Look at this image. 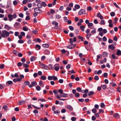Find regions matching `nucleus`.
Returning <instances> with one entry per match:
<instances>
[{
    "mask_svg": "<svg viewBox=\"0 0 121 121\" xmlns=\"http://www.w3.org/2000/svg\"><path fill=\"white\" fill-rule=\"evenodd\" d=\"M113 116L114 117L116 118H118V117H120V116L119 114L117 113H116L114 114L113 115Z\"/></svg>",
    "mask_w": 121,
    "mask_h": 121,
    "instance_id": "16",
    "label": "nucleus"
},
{
    "mask_svg": "<svg viewBox=\"0 0 121 121\" xmlns=\"http://www.w3.org/2000/svg\"><path fill=\"white\" fill-rule=\"evenodd\" d=\"M41 78V79L43 80H45L46 78V77L44 76H42Z\"/></svg>",
    "mask_w": 121,
    "mask_h": 121,
    "instance_id": "30",
    "label": "nucleus"
},
{
    "mask_svg": "<svg viewBox=\"0 0 121 121\" xmlns=\"http://www.w3.org/2000/svg\"><path fill=\"white\" fill-rule=\"evenodd\" d=\"M52 77H53V79L54 80H56L58 79V78H57V77H55L53 75Z\"/></svg>",
    "mask_w": 121,
    "mask_h": 121,
    "instance_id": "39",
    "label": "nucleus"
},
{
    "mask_svg": "<svg viewBox=\"0 0 121 121\" xmlns=\"http://www.w3.org/2000/svg\"><path fill=\"white\" fill-rule=\"evenodd\" d=\"M2 37L4 38L8 36L9 35V33L6 30H3L2 31V33L1 34Z\"/></svg>",
    "mask_w": 121,
    "mask_h": 121,
    "instance_id": "1",
    "label": "nucleus"
},
{
    "mask_svg": "<svg viewBox=\"0 0 121 121\" xmlns=\"http://www.w3.org/2000/svg\"><path fill=\"white\" fill-rule=\"evenodd\" d=\"M42 5L44 7H45L47 5L44 2H42Z\"/></svg>",
    "mask_w": 121,
    "mask_h": 121,
    "instance_id": "64",
    "label": "nucleus"
},
{
    "mask_svg": "<svg viewBox=\"0 0 121 121\" xmlns=\"http://www.w3.org/2000/svg\"><path fill=\"white\" fill-rule=\"evenodd\" d=\"M28 28L27 27H23V30L24 31H27L28 30Z\"/></svg>",
    "mask_w": 121,
    "mask_h": 121,
    "instance_id": "42",
    "label": "nucleus"
},
{
    "mask_svg": "<svg viewBox=\"0 0 121 121\" xmlns=\"http://www.w3.org/2000/svg\"><path fill=\"white\" fill-rule=\"evenodd\" d=\"M94 22L95 24H97L98 23V21L96 19H95L94 20Z\"/></svg>",
    "mask_w": 121,
    "mask_h": 121,
    "instance_id": "50",
    "label": "nucleus"
},
{
    "mask_svg": "<svg viewBox=\"0 0 121 121\" xmlns=\"http://www.w3.org/2000/svg\"><path fill=\"white\" fill-rule=\"evenodd\" d=\"M18 56L19 57H21L23 55L21 53H18Z\"/></svg>",
    "mask_w": 121,
    "mask_h": 121,
    "instance_id": "47",
    "label": "nucleus"
},
{
    "mask_svg": "<svg viewBox=\"0 0 121 121\" xmlns=\"http://www.w3.org/2000/svg\"><path fill=\"white\" fill-rule=\"evenodd\" d=\"M87 9L88 11H91L92 9L91 7V6H89L87 8Z\"/></svg>",
    "mask_w": 121,
    "mask_h": 121,
    "instance_id": "55",
    "label": "nucleus"
},
{
    "mask_svg": "<svg viewBox=\"0 0 121 121\" xmlns=\"http://www.w3.org/2000/svg\"><path fill=\"white\" fill-rule=\"evenodd\" d=\"M56 18L57 19H60L61 18V16L57 14L56 16Z\"/></svg>",
    "mask_w": 121,
    "mask_h": 121,
    "instance_id": "29",
    "label": "nucleus"
},
{
    "mask_svg": "<svg viewBox=\"0 0 121 121\" xmlns=\"http://www.w3.org/2000/svg\"><path fill=\"white\" fill-rule=\"evenodd\" d=\"M110 15L111 16L113 17L115 16V14L114 12H112L110 13Z\"/></svg>",
    "mask_w": 121,
    "mask_h": 121,
    "instance_id": "34",
    "label": "nucleus"
},
{
    "mask_svg": "<svg viewBox=\"0 0 121 121\" xmlns=\"http://www.w3.org/2000/svg\"><path fill=\"white\" fill-rule=\"evenodd\" d=\"M36 57L34 56H32L30 58V60L31 61H34L35 60Z\"/></svg>",
    "mask_w": 121,
    "mask_h": 121,
    "instance_id": "14",
    "label": "nucleus"
},
{
    "mask_svg": "<svg viewBox=\"0 0 121 121\" xmlns=\"http://www.w3.org/2000/svg\"><path fill=\"white\" fill-rule=\"evenodd\" d=\"M96 16L97 17L100 18L101 19H103L104 18L103 16L100 13H98L96 15Z\"/></svg>",
    "mask_w": 121,
    "mask_h": 121,
    "instance_id": "7",
    "label": "nucleus"
},
{
    "mask_svg": "<svg viewBox=\"0 0 121 121\" xmlns=\"http://www.w3.org/2000/svg\"><path fill=\"white\" fill-rule=\"evenodd\" d=\"M74 95L76 97H79L80 94L78 93H76Z\"/></svg>",
    "mask_w": 121,
    "mask_h": 121,
    "instance_id": "35",
    "label": "nucleus"
},
{
    "mask_svg": "<svg viewBox=\"0 0 121 121\" xmlns=\"http://www.w3.org/2000/svg\"><path fill=\"white\" fill-rule=\"evenodd\" d=\"M37 85V83L35 81L32 82H31V84L29 86V87L31 88L33 86H35Z\"/></svg>",
    "mask_w": 121,
    "mask_h": 121,
    "instance_id": "5",
    "label": "nucleus"
},
{
    "mask_svg": "<svg viewBox=\"0 0 121 121\" xmlns=\"http://www.w3.org/2000/svg\"><path fill=\"white\" fill-rule=\"evenodd\" d=\"M108 48L109 49H111L112 50H113L115 48V47L112 44H111L109 45L108 46Z\"/></svg>",
    "mask_w": 121,
    "mask_h": 121,
    "instance_id": "11",
    "label": "nucleus"
},
{
    "mask_svg": "<svg viewBox=\"0 0 121 121\" xmlns=\"http://www.w3.org/2000/svg\"><path fill=\"white\" fill-rule=\"evenodd\" d=\"M117 55L120 56L121 55V51L119 50H117Z\"/></svg>",
    "mask_w": 121,
    "mask_h": 121,
    "instance_id": "20",
    "label": "nucleus"
},
{
    "mask_svg": "<svg viewBox=\"0 0 121 121\" xmlns=\"http://www.w3.org/2000/svg\"><path fill=\"white\" fill-rule=\"evenodd\" d=\"M69 28L71 30H74V28L71 26H70L69 27Z\"/></svg>",
    "mask_w": 121,
    "mask_h": 121,
    "instance_id": "32",
    "label": "nucleus"
},
{
    "mask_svg": "<svg viewBox=\"0 0 121 121\" xmlns=\"http://www.w3.org/2000/svg\"><path fill=\"white\" fill-rule=\"evenodd\" d=\"M66 112V110L65 109H63L61 111V112L62 113H64Z\"/></svg>",
    "mask_w": 121,
    "mask_h": 121,
    "instance_id": "60",
    "label": "nucleus"
},
{
    "mask_svg": "<svg viewBox=\"0 0 121 121\" xmlns=\"http://www.w3.org/2000/svg\"><path fill=\"white\" fill-rule=\"evenodd\" d=\"M58 91L60 93V95L61 97H68V95L67 94L63 93V90L60 89L58 90Z\"/></svg>",
    "mask_w": 121,
    "mask_h": 121,
    "instance_id": "2",
    "label": "nucleus"
},
{
    "mask_svg": "<svg viewBox=\"0 0 121 121\" xmlns=\"http://www.w3.org/2000/svg\"><path fill=\"white\" fill-rule=\"evenodd\" d=\"M25 85L26 86H28L30 84V83L27 81H25L24 82Z\"/></svg>",
    "mask_w": 121,
    "mask_h": 121,
    "instance_id": "36",
    "label": "nucleus"
},
{
    "mask_svg": "<svg viewBox=\"0 0 121 121\" xmlns=\"http://www.w3.org/2000/svg\"><path fill=\"white\" fill-rule=\"evenodd\" d=\"M27 0H24L22 2V3L24 4H26L27 3Z\"/></svg>",
    "mask_w": 121,
    "mask_h": 121,
    "instance_id": "61",
    "label": "nucleus"
},
{
    "mask_svg": "<svg viewBox=\"0 0 121 121\" xmlns=\"http://www.w3.org/2000/svg\"><path fill=\"white\" fill-rule=\"evenodd\" d=\"M102 87L103 89H105L106 87V85H102Z\"/></svg>",
    "mask_w": 121,
    "mask_h": 121,
    "instance_id": "58",
    "label": "nucleus"
},
{
    "mask_svg": "<svg viewBox=\"0 0 121 121\" xmlns=\"http://www.w3.org/2000/svg\"><path fill=\"white\" fill-rule=\"evenodd\" d=\"M95 107L96 109H98L99 108V106L98 104H96L95 105Z\"/></svg>",
    "mask_w": 121,
    "mask_h": 121,
    "instance_id": "57",
    "label": "nucleus"
},
{
    "mask_svg": "<svg viewBox=\"0 0 121 121\" xmlns=\"http://www.w3.org/2000/svg\"><path fill=\"white\" fill-rule=\"evenodd\" d=\"M107 54L105 52H104L103 53V55L104 57H105L107 56Z\"/></svg>",
    "mask_w": 121,
    "mask_h": 121,
    "instance_id": "28",
    "label": "nucleus"
},
{
    "mask_svg": "<svg viewBox=\"0 0 121 121\" xmlns=\"http://www.w3.org/2000/svg\"><path fill=\"white\" fill-rule=\"evenodd\" d=\"M104 106L105 105L104 103H101L100 105V107L102 108L103 107H104Z\"/></svg>",
    "mask_w": 121,
    "mask_h": 121,
    "instance_id": "48",
    "label": "nucleus"
},
{
    "mask_svg": "<svg viewBox=\"0 0 121 121\" xmlns=\"http://www.w3.org/2000/svg\"><path fill=\"white\" fill-rule=\"evenodd\" d=\"M37 6L39 8H42V4L40 3H38L37 4Z\"/></svg>",
    "mask_w": 121,
    "mask_h": 121,
    "instance_id": "22",
    "label": "nucleus"
},
{
    "mask_svg": "<svg viewBox=\"0 0 121 121\" xmlns=\"http://www.w3.org/2000/svg\"><path fill=\"white\" fill-rule=\"evenodd\" d=\"M67 108L70 110H72L73 109V108L71 106L69 105L67 106Z\"/></svg>",
    "mask_w": 121,
    "mask_h": 121,
    "instance_id": "26",
    "label": "nucleus"
},
{
    "mask_svg": "<svg viewBox=\"0 0 121 121\" xmlns=\"http://www.w3.org/2000/svg\"><path fill=\"white\" fill-rule=\"evenodd\" d=\"M41 65L42 68H43L45 69H46V68L47 67V66L46 65H45L43 64H41Z\"/></svg>",
    "mask_w": 121,
    "mask_h": 121,
    "instance_id": "19",
    "label": "nucleus"
},
{
    "mask_svg": "<svg viewBox=\"0 0 121 121\" xmlns=\"http://www.w3.org/2000/svg\"><path fill=\"white\" fill-rule=\"evenodd\" d=\"M75 8L77 9H78L80 8V6L79 4H76L74 6Z\"/></svg>",
    "mask_w": 121,
    "mask_h": 121,
    "instance_id": "21",
    "label": "nucleus"
},
{
    "mask_svg": "<svg viewBox=\"0 0 121 121\" xmlns=\"http://www.w3.org/2000/svg\"><path fill=\"white\" fill-rule=\"evenodd\" d=\"M94 79L96 80H98L99 79V78L98 76H96L94 77Z\"/></svg>",
    "mask_w": 121,
    "mask_h": 121,
    "instance_id": "51",
    "label": "nucleus"
},
{
    "mask_svg": "<svg viewBox=\"0 0 121 121\" xmlns=\"http://www.w3.org/2000/svg\"><path fill=\"white\" fill-rule=\"evenodd\" d=\"M18 42L19 43H23L24 41L22 40H19L18 41Z\"/></svg>",
    "mask_w": 121,
    "mask_h": 121,
    "instance_id": "45",
    "label": "nucleus"
},
{
    "mask_svg": "<svg viewBox=\"0 0 121 121\" xmlns=\"http://www.w3.org/2000/svg\"><path fill=\"white\" fill-rule=\"evenodd\" d=\"M85 28V27L83 26H82L80 27V28L82 31H84V29Z\"/></svg>",
    "mask_w": 121,
    "mask_h": 121,
    "instance_id": "31",
    "label": "nucleus"
},
{
    "mask_svg": "<svg viewBox=\"0 0 121 121\" xmlns=\"http://www.w3.org/2000/svg\"><path fill=\"white\" fill-rule=\"evenodd\" d=\"M39 84L41 86H42L43 85V82L41 81H40L39 82Z\"/></svg>",
    "mask_w": 121,
    "mask_h": 121,
    "instance_id": "40",
    "label": "nucleus"
},
{
    "mask_svg": "<svg viewBox=\"0 0 121 121\" xmlns=\"http://www.w3.org/2000/svg\"><path fill=\"white\" fill-rule=\"evenodd\" d=\"M53 93L55 94L56 95L58 93L57 90H55L53 91Z\"/></svg>",
    "mask_w": 121,
    "mask_h": 121,
    "instance_id": "37",
    "label": "nucleus"
},
{
    "mask_svg": "<svg viewBox=\"0 0 121 121\" xmlns=\"http://www.w3.org/2000/svg\"><path fill=\"white\" fill-rule=\"evenodd\" d=\"M105 21L104 20H102L100 22V24L101 25H105Z\"/></svg>",
    "mask_w": 121,
    "mask_h": 121,
    "instance_id": "17",
    "label": "nucleus"
},
{
    "mask_svg": "<svg viewBox=\"0 0 121 121\" xmlns=\"http://www.w3.org/2000/svg\"><path fill=\"white\" fill-rule=\"evenodd\" d=\"M12 17L13 18H15L17 17L16 14L15 13L13 15H12Z\"/></svg>",
    "mask_w": 121,
    "mask_h": 121,
    "instance_id": "56",
    "label": "nucleus"
},
{
    "mask_svg": "<svg viewBox=\"0 0 121 121\" xmlns=\"http://www.w3.org/2000/svg\"><path fill=\"white\" fill-rule=\"evenodd\" d=\"M52 23L53 25H54L55 26L54 28L55 29H57L59 28V27L58 26V23L56 21H53L52 22Z\"/></svg>",
    "mask_w": 121,
    "mask_h": 121,
    "instance_id": "3",
    "label": "nucleus"
},
{
    "mask_svg": "<svg viewBox=\"0 0 121 121\" xmlns=\"http://www.w3.org/2000/svg\"><path fill=\"white\" fill-rule=\"evenodd\" d=\"M76 119V118L75 117H72L71 118V120L72 121H75Z\"/></svg>",
    "mask_w": 121,
    "mask_h": 121,
    "instance_id": "46",
    "label": "nucleus"
},
{
    "mask_svg": "<svg viewBox=\"0 0 121 121\" xmlns=\"http://www.w3.org/2000/svg\"><path fill=\"white\" fill-rule=\"evenodd\" d=\"M112 21L111 19H110L108 21V22L109 23L108 26L110 27H112L113 26V24L112 23Z\"/></svg>",
    "mask_w": 121,
    "mask_h": 121,
    "instance_id": "8",
    "label": "nucleus"
},
{
    "mask_svg": "<svg viewBox=\"0 0 121 121\" xmlns=\"http://www.w3.org/2000/svg\"><path fill=\"white\" fill-rule=\"evenodd\" d=\"M54 114H56V115H57L58 114H59L60 112V111L59 110H56L55 111H54Z\"/></svg>",
    "mask_w": 121,
    "mask_h": 121,
    "instance_id": "18",
    "label": "nucleus"
},
{
    "mask_svg": "<svg viewBox=\"0 0 121 121\" xmlns=\"http://www.w3.org/2000/svg\"><path fill=\"white\" fill-rule=\"evenodd\" d=\"M19 16L23 18V17L24 15L22 13H20L19 14Z\"/></svg>",
    "mask_w": 121,
    "mask_h": 121,
    "instance_id": "54",
    "label": "nucleus"
},
{
    "mask_svg": "<svg viewBox=\"0 0 121 121\" xmlns=\"http://www.w3.org/2000/svg\"><path fill=\"white\" fill-rule=\"evenodd\" d=\"M45 53L46 55H49L50 54V52L48 50H46L45 51Z\"/></svg>",
    "mask_w": 121,
    "mask_h": 121,
    "instance_id": "33",
    "label": "nucleus"
},
{
    "mask_svg": "<svg viewBox=\"0 0 121 121\" xmlns=\"http://www.w3.org/2000/svg\"><path fill=\"white\" fill-rule=\"evenodd\" d=\"M94 93L93 91H89L88 93V95L89 96L91 95Z\"/></svg>",
    "mask_w": 121,
    "mask_h": 121,
    "instance_id": "27",
    "label": "nucleus"
},
{
    "mask_svg": "<svg viewBox=\"0 0 121 121\" xmlns=\"http://www.w3.org/2000/svg\"><path fill=\"white\" fill-rule=\"evenodd\" d=\"M13 52L14 54L15 55H17V54L18 53V52L16 51L15 50H14L13 51Z\"/></svg>",
    "mask_w": 121,
    "mask_h": 121,
    "instance_id": "49",
    "label": "nucleus"
},
{
    "mask_svg": "<svg viewBox=\"0 0 121 121\" xmlns=\"http://www.w3.org/2000/svg\"><path fill=\"white\" fill-rule=\"evenodd\" d=\"M76 90L78 92H81L82 93L84 92L79 87L77 88L76 89Z\"/></svg>",
    "mask_w": 121,
    "mask_h": 121,
    "instance_id": "13",
    "label": "nucleus"
},
{
    "mask_svg": "<svg viewBox=\"0 0 121 121\" xmlns=\"http://www.w3.org/2000/svg\"><path fill=\"white\" fill-rule=\"evenodd\" d=\"M86 13L85 11L83 9H82L80 10L78 12V14L80 15H82L83 14H85Z\"/></svg>",
    "mask_w": 121,
    "mask_h": 121,
    "instance_id": "6",
    "label": "nucleus"
},
{
    "mask_svg": "<svg viewBox=\"0 0 121 121\" xmlns=\"http://www.w3.org/2000/svg\"><path fill=\"white\" fill-rule=\"evenodd\" d=\"M18 4L16 0H14L13 2V4L14 5H15Z\"/></svg>",
    "mask_w": 121,
    "mask_h": 121,
    "instance_id": "44",
    "label": "nucleus"
},
{
    "mask_svg": "<svg viewBox=\"0 0 121 121\" xmlns=\"http://www.w3.org/2000/svg\"><path fill=\"white\" fill-rule=\"evenodd\" d=\"M21 35L22 36H25V33L23 32H22L21 33Z\"/></svg>",
    "mask_w": 121,
    "mask_h": 121,
    "instance_id": "63",
    "label": "nucleus"
},
{
    "mask_svg": "<svg viewBox=\"0 0 121 121\" xmlns=\"http://www.w3.org/2000/svg\"><path fill=\"white\" fill-rule=\"evenodd\" d=\"M19 33L18 32H16L15 33V35L16 36H17L19 35Z\"/></svg>",
    "mask_w": 121,
    "mask_h": 121,
    "instance_id": "53",
    "label": "nucleus"
},
{
    "mask_svg": "<svg viewBox=\"0 0 121 121\" xmlns=\"http://www.w3.org/2000/svg\"><path fill=\"white\" fill-rule=\"evenodd\" d=\"M96 110L95 108H94L92 109V112L93 113H96Z\"/></svg>",
    "mask_w": 121,
    "mask_h": 121,
    "instance_id": "43",
    "label": "nucleus"
},
{
    "mask_svg": "<svg viewBox=\"0 0 121 121\" xmlns=\"http://www.w3.org/2000/svg\"><path fill=\"white\" fill-rule=\"evenodd\" d=\"M32 32L34 34H38V32L37 30H34L32 31Z\"/></svg>",
    "mask_w": 121,
    "mask_h": 121,
    "instance_id": "59",
    "label": "nucleus"
},
{
    "mask_svg": "<svg viewBox=\"0 0 121 121\" xmlns=\"http://www.w3.org/2000/svg\"><path fill=\"white\" fill-rule=\"evenodd\" d=\"M8 17L9 18V21H11L13 19L12 17V15L11 14H9L8 15Z\"/></svg>",
    "mask_w": 121,
    "mask_h": 121,
    "instance_id": "10",
    "label": "nucleus"
},
{
    "mask_svg": "<svg viewBox=\"0 0 121 121\" xmlns=\"http://www.w3.org/2000/svg\"><path fill=\"white\" fill-rule=\"evenodd\" d=\"M25 101H20L18 102L17 104L19 105H22L25 104Z\"/></svg>",
    "mask_w": 121,
    "mask_h": 121,
    "instance_id": "9",
    "label": "nucleus"
},
{
    "mask_svg": "<svg viewBox=\"0 0 121 121\" xmlns=\"http://www.w3.org/2000/svg\"><path fill=\"white\" fill-rule=\"evenodd\" d=\"M69 73H68L69 74H71V73H75V72L73 70L69 71Z\"/></svg>",
    "mask_w": 121,
    "mask_h": 121,
    "instance_id": "23",
    "label": "nucleus"
},
{
    "mask_svg": "<svg viewBox=\"0 0 121 121\" xmlns=\"http://www.w3.org/2000/svg\"><path fill=\"white\" fill-rule=\"evenodd\" d=\"M34 11L35 13H40L42 12L41 10L38 8H35Z\"/></svg>",
    "mask_w": 121,
    "mask_h": 121,
    "instance_id": "4",
    "label": "nucleus"
},
{
    "mask_svg": "<svg viewBox=\"0 0 121 121\" xmlns=\"http://www.w3.org/2000/svg\"><path fill=\"white\" fill-rule=\"evenodd\" d=\"M4 28L5 29L8 30H9L11 29L10 27L7 25H6L5 26Z\"/></svg>",
    "mask_w": 121,
    "mask_h": 121,
    "instance_id": "15",
    "label": "nucleus"
},
{
    "mask_svg": "<svg viewBox=\"0 0 121 121\" xmlns=\"http://www.w3.org/2000/svg\"><path fill=\"white\" fill-rule=\"evenodd\" d=\"M53 79V77H52V76H48V79L49 80H51Z\"/></svg>",
    "mask_w": 121,
    "mask_h": 121,
    "instance_id": "38",
    "label": "nucleus"
},
{
    "mask_svg": "<svg viewBox=\"0 0 121 121\" xmlns=\"http://www.w3.org/2000/svg\"><path fill=\"white\" fill-rule=\"evenodd\" d=\"M21 61L24 63L26 61V59L25 58H22L21 59Z\"/></svg>",
    "mask_w": 121,
    "mask_h": 121,
    "instance_id": "62",
    "label": "nucleus"
},
{
    "mask_svg": "<svg viewBox=\"0 0 121 121\" xmlns=\"http://www.w3.org/2000/svg\"><path fill=\"white\" fill-rule=\"evenodd\" d=\"M8 107L6 105H4L3 107V108H4V110L6 111L7 110Z\"/></svg>",
    "mask_w": 121,
    "mask_h": 121,
    "instance_id": "41",
    "label": "nucleus"
},
{
    "mask_svg": "<svg viewBox=\"0 0 121 121\" xmlns=\"http://www.w3.org/2000/svg\"><path fill=\"white\" fill-rule=\"evenodd\" d=\"M22 64H23V66L24 67H29V65L26 64H24V63H23Z\"/></svg>",
    "mask_w": 121,
    "mask_h": 121,
    "instance_id": "52",
    "label": "nucleus"
},
{
    "mask_svg": "<svg viewBox=\"0 0 121 121\" xmlns=\"http://www.w3.org/2000/svg\"><path fill=\"white\" fill-rule=\"evenodd\" d=\"M42 46L45 48H48L49 47L48 45L47 44H43L42 45Z\"/></svg>",
    "mask_w": 121,
    "mask_h": 121,
    "instance_id": "24",
    "label": "nucleus"
},
{
    "mask_svg": "<svg viewBox=\"0 0 121 121\" xmlns=\"http://www.w3.org/2000/svg\"><path fill=\"white\" fill-rule=\"evenodd\" d=\"M35 48L37 50H38L40 49L41 47L40 45L38 44H36V45Z\"/></svg>",
    "mask_w": 121,
    "mask_h": 121,
    "instance_id": "12",
    "label": "nucleus"
},
{
    "mask_svg": "<svg viewBox=\"0 0 121 121\" xmlns=\"http://www.w3.org/2000/svg\"><path fill=\"white\" fill-rule=\"evenodd\" d=\"M36 88L37 90L39 91L41 90V87L39 85H37L36 87Z\"/></svg>",
    "mask_w": 121,
    "mask_h": 121,
    "instance_id": "25",
    "label": "nucleus"
}]
</instances>
